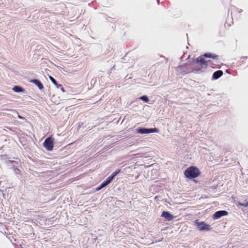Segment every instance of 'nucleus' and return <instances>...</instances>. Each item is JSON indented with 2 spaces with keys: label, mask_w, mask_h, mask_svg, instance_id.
<instances>
[{
  "label": "nucleus",
  "mask_w": 248,
  "mask_h": 248,
  "mask_svg": "<svg viewBox=\"0 0 248 248\" xmlns=\"http://www.w3.org/2000/svg\"><path fill=\"white\" fill-rule=\"evenodd\" d=\"M201 174L200 169L195 166H191L186 168L184 171V175L186 178L197 183L195 180L196 178Z\"/></svg>",
  "instance_id": "f257e3e1"
},
{
  "label": "nucleus",
  "mask_w": 248,
  "mask_h": 248,
  "mask_svg": "<svg viewBox=\"0 0 248 248\" xmlns=\"http://www.w3.org/2000/svg\"><path fill=\"white\" fill-rule=\"evenodd\" d=\"M190 64L197 65L198 67H195V69H200V73L203 72L204 70L206 69V60H205L202 55L200 56L198 58L193 59L189 61Z\"/></svg>",
  "instance_id": "f03ea898"
},
{
  "label": "nucleus",
  "mask_w": 248,
  "mask_h": 248,
  "mask_svg": "<svg viewBox=\"0 0 248 248\" xmlns=\"http://www.w3.org/2000/svg\"><path fill=\"white\" fill-rule=\"evenodd\" d=\"M194 225L200 232H208L212 230L211 225L203 221L196 219L194 221Z\"/></svg>",
  "instance_id": "7ed1b4c3"
},
{
  "label": "nucleus",
  "mask_w": 248,
  "mask_h": 248,
  "mask_svg": "<svg viewBox=\"0 0 248 248\" xmlns=\"http://www.w3.org/2000/svg\"><path fill=\"white\" fill-rule=\"evenodd\" d=\"M190 65L189 62L185 63L182 65H178L177 69H179L182 73L185 74L194 73V74H200V69H195V67H191L189 65Z\"/></svg>",
  "instance_id": "20e7f679"
},
{
  "label": "nucleus",
  "mask_w": 248,
  "mask_h": 248,
  "mask_svg": "<svg viewBox=\"0 0 248 248\" xmlns=\"http://www.w3.org/2000/svg\"><path fill=\"white\" fill-rule=\"evenodd\" d=\"M54 141L55 139L52 136L47 137L43 143V147L47 151H52L55 147Z\"/></svg>",
  "instance_id": "39448f33"
},
{
  "label": "nucleus",
  "mask_w": 248,
  "mask_h": 248,
  "mask_svg": "<svg viewBox=\"0 0 248 248\" xmlns=\"http://www.w3.org/2000/svg\"><path fill=\"white\" fill-rule=\"evenodd\" d=\"M159 129L158 128H146L144 127H140L136 129V132L137 134H148L153 133H158Z\"/></svg>",
  "instance_id": "423d86ee"
},
{
  "label": "nucleus",
  "mask_w": 248,
  "mask_h": 248,
  "mask_svg": "<svg viewBox=\"0 0 248 248\" xmlns=\"http://www.w3.org/2000/svg\"><path fill=\"white\" fill-rule=\"evenodd\" d=\"M229 212L226 210H218L215 212L212 216L213 220H217L220 218L221 217L227 216Z\"/></svg>",
  "instance_id": "0eeeda50"
},
{
  "label": "nucleus",
  "mask_w": 248,
  "mask_h": 248,
  "mask_svg": "<svg viewBox=\"0 0 248 248\" xmlns=\"http://www.w3.org/2000/svg\"><path fill=\"white\" fill-rule=\"evenodd\" d=\"M160 217L165 218L168 221H172L175 218V217L170 212L165 210L162 211Z\"/></svg>",
  "instance_id": "6e6552de"
},
{
  "label": "nucleus",
  "mask_w": 248,
  "mask_h": 248,
  "mask_svg": "<svg viewBox=\"0 0 248 248\" xmlns=\"http://www.w3.org/2000/svg\"><path fill=\"white\" fill-rule=\"evenodd\" d=\"M29 81L30 83H33L34 84H35L41 91H42L44 88V85L42 82L38 79H29Z\"/></svg>",
  "instance_id": "1a4fd4ad"
},
{
  "label": "nucleus",
  "mask_w": 248,
  "mask_h": 248,
  "mask_svg": "<svg viewBox=\"0 0 248 248\" xmlns=\"http://www.w3.org/2000/svg\"><path fill=\"white\" fill-rule=\"evenodd\" d=\"M49 78L50 80L52 82V83L56 86L57 89H60L63 92L65 93V91L62 85L60 83H59L52 76H49Z\"/></svg>",
  "instance_id": "9d476101"
},
{
  "label": "nucleus",
  "mask_w": 248,
  "mask_h": 248,
  "mask_svg": "<svg viewBox=\"0 0 248 248\" xmlns=\"http://www.w3.org/2000/svg\"><path fill=\"white\" fill-rule=\"evenodd\" d=\"M12 90L16 93H25L26 90L23 87L19 85H15L12 88Z\"/></svg>",
  "instance_id": "9b49d317"
},
{
  "label": "nucleus",
  "mask_w": 248,
  "mask_h": 248,
  "mask_svg": "<svg viewBox=\"0 0 248 248\" xmlns=\"http://www.w3.org/2000/svg\"><path fill=\"white\" fill-rule=\"evenodd\" d=\"M223 74V72L221 70H218L213 73L211 78L212 80H215L220 78Z\"/></svg>",
  "instance_id": "f8f14e48"
},
{
  "label": "nucleus",
  "mask_w": 248,
  "mask_h": 248,
  "mask_svg": "<svg viewBox=\"0 0 248 248\" xmlns=\"http://www.w3.org/2000/svg\"><path fill=\"white\" fill-rule=\"evenodd\" d=\"M204 59L205 58H209V59H212L213 60H217L218 58V56L210 52H206L204 54L202 55Z\"/></svg>",
  "instance_id": "ddd939ff"
},
{
  "label": "nucleus",
  "mask_w": 248,
  "mask_h": 248,
  "mask_svg": "<svg viewBox=\"0 0 248 248\" xmlns=\"http://www.w3.org/2000/svg\"><path fill=\"white\" fill-rule=\"evenodd\" d=\"M141 100L144 103H149V104H152L151 103H150V100L149 97L147 95H143L139 97H138L137 98V100Z\"/></svg>",
  "instance_id": "4468645a"
},
{
  "label": "nucleus",
  "mask_w": 248,
  "mask_h": 248,
  "mask_svg": "<svg viewBox=\"0 0 248 248\" xmlns=\"http://www.w3.org/2000/svg\"><path fill=\"white\" fill-rule=\"evenodd\" d=\"M108 185V184L105 180L102 183H101L98 186L95 188V191H98L102 188L106 187Z\"/></svg>",
  "instance_id": "2eb2a0df"
},
{
  "label": "nucleus",
  "mask_w": 248,
  "mask_h": 248,
  "mask_svg": "<svg viewBox=\"0 0 248 248\" xmlns=\"http://www.w3.org/2000/svg\"><path fill=\"white\" fill-rule=\"evenodd\" d=\"M104 18L106 19V22H109L113 23L117 22V20H116V18L114 16L111 17L104 14Z\"/></svg>",
  "instance_id": "dca6fc26"
},
{
  "label": "nucleus",
  "mask_w": 248,
  "mask_h": 248,
  "mask_svg": "<svg viewBox=\"0 0 248 248\" xmlns=\"http://www.w3.org/2000/svg\"><path fill=\"white\" fill-rule=\"evenodd\" d=\"M115 177L116 176L114 175V174H112V173L105 180L109 185L113 181V180L115 179Z\"/></svg>",
  "instance_id": "f3484780"
},
{
  "label": "nucleus",
  "mask_w": 248,
  "mask_h": 248,
  "mask_svg": "<svg viewBox=\"0 0 248 248\" xmlns=\"http://www.w3.org/2000/svg\"><path fill=\"white\" fill-rule=\"evenodd\" d=\"M115 177L116 176L114 175V174H112V173L105 180L109 185L113 181V180L115 179Z\"/></svg>",
  "instance_id": "a211bd4d"
},
{
  "label": "nucleus",
  "mask_w": 248,
  "mask_h": 248,
  "mask_svg": "<svg viewBox=\"0 0 248 248\" xmlns=\"http://www.w3.org/2000/svg\"><path fill=\"white\" fill-rule=\"evenodd\" d=\"M8 163H9L12 164V166L10 167V169L13 170H14V167H16L15 166V164H16V165L18 164L17 161H13V160H8Z\"/></svg>",
  "instance_id": "6ab92c4d"
},
{
  "label": "nucleus",
  "mask_w": 248,
  "mask_h": 248,
  "mask_svg": "<svg viewBox=\"0 0 248 248\" xmlns=\"http://www.w3.org/2000/svg\"><path fill=\"white\" fill-rule=\"evenodd\" d=\"M206 68H207L208 65H210L211 67H212V68H214V67L213 66V65H214L213 62L211 60H206Z\"/></svg>",
  "instance_id": "aec40b11"
},
{
  "label": "nucleus",
  "mask_w": 248,
  "mask_h": 248,
  "mask_svg": "<svg viewBox=\"0 0 248 248\" xmlns=\"http://www.w3.org/2000/svg\"><path fill=\"white\" fill-rule=\"evenodd\" d=\"M13 171L17 175H19L21 174L20 170L17 167H14V170Z\"/></svg>",
  "instance_id": "412c9836"
},
{
  "label": "nucleus",
  "mask_w": 248,
  "mask_h": 248,
  "mask_svg": "<svg viewBox=\"0 0 248 248\" xmlns=\"http://www.w3.org/2000/svg\"><path fill=\"white\" fill-rule=\"evenodd\" d=\"M121 172H122V170L120 169H119L116 170L114 172H113L112 174H113L114 175H115L116 176L118 174H119Z\"/></svg>",
  "instance_id": "4be33fe9"
},
{
  "label": "nucleus",
  "mask_w": 248,
  "mask_h": 248,
  "mask_svg": "<svg viewBox=\"0 0 248 248\" xmlns=\"http://www.w3.org/2000/svg\"><path fill=\"white\" fill-rule=\"evenodd\" d=\"M7 158V155L5 154L0 155V159L1 160H6Z\"/></svg>",
  "instance_id": "5701e85b"
},
{
  "label": "nucleus",
  "mask_w": 248,
  "mask_h": 248,
  "mask_svg": "<svg viewBox=\"0 0 248 248\" xmlns=\"http://www.w3.org/2000/svg\"><path fill=\"white\" fill-rule=\"evenodd\" d=\"M17 117L18 119H19L20 120H26V119L25 117L20 115L18 112H17Z\"/></svg>",
  "instance_id": "b1692460"
},
{
  "label": "nucleus",
  "mask_w": 248,
  "mask_h": 248,
  "mask_svg": "<svg viewBox=\"0 0 248 248\" xmlns=\"http://www.w3.org/2000/svg\"><path fill=\"white\" fill-rule=\"evenodd\" d=\"M237 206H243V202H241L240 201H238L236 203Z\"/></svg>",
  "instance_id": "393cba45"
},
{
  "label": "nucleus",
  "mask_w": 248,
  "mask_h": 248,
  "mask_svg": "<svg viewBox=\"0 0 248 248\" xmlns=\"http://www.w3.org/2000/svg\"><path fill=\"white\" fill-rule=\"evenodd\" d=\"M243 207L248 208V201L245 200L244 202H243Z\"/></svg>",
  "instance_id": "a878e982"
},
{
  "label": "nucleus",
  "mask_w": 248,
  "mask_h": 248,
  "mask_svg": "<svg viewBox=\"0 0 248 248\" xmlns=\"http://www.w3.org/2000/svg\"><path fill=\"white\" fill-rule=\"evenodd\" d=\"M96 81H97V78H93L91 80V84H94L96 83Z\"/></svg>",
  "instance_id": "bb28decb"
},
{
  "label": "nucleus",
  "mask_w": 248,
  "mask_h": 248,
  "mask_svg": "<svg viewBox=\"0 0 248 248\" xmlns=\"http://www.w3.org/2000/svg\"><path fill=\"white\" fill-rule=\"evenodd\" d=\"M115 65H113V66L111 67V68L109 70V71H108V73H111V70H113V69H115Z\"/></svg>",
  "instance_id": "cd10ccee"
},
{
  "label": "nucleus",
  "mask_w": 248,
  "mask_h": 248,
  "mask_svg": "<svg viewBox=\"0 0 248 248\" xmlns=\"http://www.w3.org/2000/svg\"><path fill=\"white\" fill-rule=\"evenodd\" d=\"M3 152V150L2 149V148H0V154H2Z\"/></svg>",
  "instance_id": "c85d7f7f"
},
{
  "label": "nucleus",
  "mask_w": 248,
  "mask_h": 248,
  "mask_svg": "<svg viewBox=\"0 0 248 248\" xmlns=\"http://www.w3.org/2000/svg\"><path fill=\"white\" fill-rule=\"evenodd\" d=\"M80 127H81V126L80 125V124H78V128H77V130L78 131Z\"/></svg>",
  "instance_id": "c756f323"
},
{
  "label": "nucleus",
  "mask_w": 248,
  "mask_h": 248,
  "mask_svg": "<svg viewBox=\"0 0 248 248\" xmlns=\"http://www.w3.org/2000/svg\"><path fill=\"white\" fill-rule=\"evenodd\" d=\"M156 1H157V3L158 5H159L160 3V0H156Z\"/></svg>",
  "instance_id": "7c9ffc66"
},
{
  "label": "nucleus",
  "mask_w": 248,
  "mask_h": 248,
  "mask_svg": "<svg viewBox=\"0 0 248 248\" xmlns=\"http://www.w3.org/2000/svg\"><path fill=\"white\" fill-rule=\"evenodd\" d=\"M184 59V57L183 56L181 57V59L182 61H184L183 59Z\"/></svg>",
  "instance_id": "2f4dec72"
},
{
  "label": "nucleus",
  "mask_w": 248,
  "mask_h": 248,
  "mask_svg": "<svg viewBox=\"0 0 248 248\" xmlns=\"http://www.w3.org/2000/svg\"><path fill=\"white\" fill-rule=\"evenodd\" d=\"M3 95H1V94H0V99H1V98H3V99H4V98L2 97Z\"/></svg>",
  "instance_id": "473e14b6"
},
{
  "label": "nucleus",
  "mask_w": 248,
  "mask_h": 248,
  "mask_svg": "<svg viewBox=\"0 0 248 248\" xmlns=\"http://www.w3.org/2000/svg\"><path fill=\"white\" fill-rule=\"evenodd\" d=\"M243 10L242 9H240V10L238 11V12L239 13H241L242 12Z\"/></svg>",
  "instance_id": "72a5a7b5"
},
{
  "label": "nucleus",
  "mask_w": 248,
  "mask_h": 248,
  "mask_svg": "<svg viewBox=\"0 0 248 248\" xmlns=\"http://www.w3.org/2000/svg\"><path fill=\"white\" fill-rule=\"evenodd\" d=\"M80 126H81V127L82 126H83V123H81V124H80Z\"/></svg>",
  "instance_id": "f704fd0d"
},
{
  "label": "nucleus",
  "mask_w": 248,
  "mask_h": 248,
  "mask_svg": "<svg viewBox=\"0 0 248 248\" xmlns=\"http://www.w3.org/2000/svg\"><path fill=\"white\" fill-rule=\"evenodd\" d=\"M3 100V98H1V99H0V102H2Z\"/></svg>",
  "instance_id": "c9c22d12"
}]
</instances>
